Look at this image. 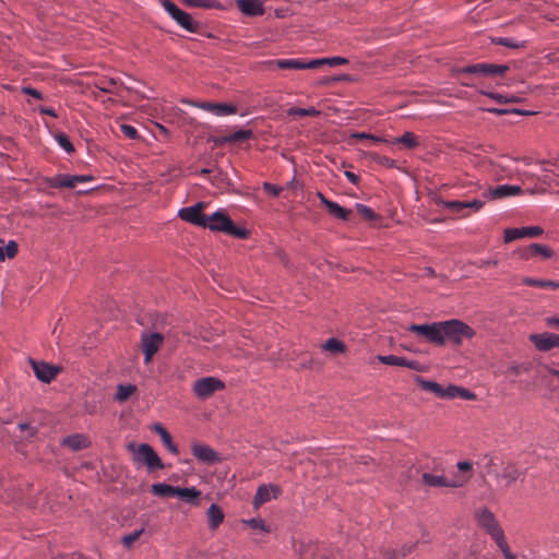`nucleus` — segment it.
I'll list each match as a JSON object with an SVG mask.
<instances>
[{
  "instance_id": "nucleus-50",
  "label": "nucleus",
  "mask_w": 559,
  "mask_h": 559,
  "mask_svg": "<svg viewBox=\"0 0 559 559\" xmlns=\"http://www.w3.org/2000/svg\"><path fill=\"white\" fill-rule=\"evenodd\" d=\"M263 189H264L265 192L270 193L273 197H277L281 193V191H282L281 187L275 186V185L270 183V182H264L263 183Z\"/></svg>"
},
{
  "instance_id": "nucleus-53",
  "label": "nucleus",
  "mask_w": 559,
  "mask_h": 559,
  "mask_svg": "<svg viewBox=\"0 0 559 559\" xmlns=\"http://www.w3.org/2000/svg\"><path fill=\"white\" fill-rule=\"evenodd\" d=\"M23 93L26 94V95H29V96H32L34 98H37V99H41L43 98L41 93L38 90L33 88L31 86L24 87L23 88Z\"/></svg>"
},
{
  "instance_id": "nucleus-18",
  "label": "nucleus",
  "mask_w": 559,
  "mask_h": 559,
  "mask_svg": "<svg viewBox=\"0 0 559 559\" xmlns=\"http://www.w3.org/2000/svg\"><path fill=\"white\" fill-rule=\"evenodd\" d=\"M191 452L198 461L206 464H214L219 461V455L211 447L203 443H193Z\"/></svg>"
},
{
  "instance_id": "nucleus-57",
  "label": "nucleus",
  "mask_w": 559,
  "mask_h": 559,
  "mask_svg": "<svg viewBox=\"0 0 559 559\" xmlns=\"http://www.w3.org/2000/svg\"><path fill=\"white\" fill-rule=\"evenodd\" d=\"M472 467H473L472 463L466 462V461L457 463L459 471L463 472V473L469 472L472 469Z\"/></svg>"
},
{
  "instance_id": "nucleus-37",
  "label": "nucleus",
  "mask_w": 559,
  "mask_h": 559,
  "mask_svg": "<svg viewBox=\"0 0 559 559\" xmlns=\"http://www.w3.org/2000/svg\"><path fill=\"white\" fill-rule=\"evenodd\" d=\"M521 475V472L519 471V468L513 465V464H508L507 466H504L502 473H501V478L506 479L507 480V484H511L513 481H515Z\"/></svg>"
},
{
  "instance_id": "nucleus-36",
  "label": "nucleus",
  "mask_w": 559,
  "mask_h": 559,
  "mask_svg": "<svg viewBox=\"0 0 559 559\" xmlns=\"http://www.w3.org/2000/svg\"><path fill=\"white\" fill-rule=\"evenodd\" d=\"M322 349L325 352H330L332 354H342L345 352L346 347L343 342L337 338H329L323 345Z\"/></svg>"
},
{
  "instance_id": "nucleus-56",
  "label": "nucleus",
  "mask_w": 559,
  "mask_h": 559,
  "mask_svg": "<svg viewBox=\"0 0 559 559\" xmlns=\"http://www.w3.org/2000/svg\"><path fill=\"white\" fill-rule=\"evenodd\" d=\"M116 84V82L114 80H109V81H104L102 82V86H100V90H103L104 92H107V93H111L112 92V86Z\"/></svg>"
},
{
  "instance_id": "nucleus-62",
  "label": "nucleus",
  "mask_w": 559,
  "mask_h": 559,
  "mask_svg": "<svg viewBox=\"0 0 559 559\" xmlns=\"http://www.w3.org/2000/svg\"><path fill=\"white\" fill-rule=\"evenodd\" d=\"M369 133H365V132H356L352 135L353 139H357V140H369Z\"/></svg>"
},
{
  "instance_id": "nucleus-44",
  "label": "nucleus",
  "mask_w": 559,
  "mask_h": 559,
  "mask_svg": "<svg viewBox=\"0 0 559 559\" xmlns=\"http://www.w3.org/2000/svg\"><path fill=\"white\" fill-rule=\"evenodd\" d=\"M242 523L250 526L253 530H259L264 533H267L270 531L269 526L265 524V522L259 518L243 520Z\"/></svg>"
},
{
  "instance_id": "nucleus-48",
  "label": "nucleus",
  "mask_w": 559,
  "mask_h": 559,
  "mask_svg": "<svg viewBox=\"0 0 559 559\" xmlns=\"http://www.w3.org/2000/svg\"><path fill=\"white\" fill-rule=\"evenodd\" d=\"M120 130L123 133V135L128 139L135 140L140 136L136 128H134L131 124L122 123L120 124Z\"/></svg>"
},
{
  "instance_id": "nucleus-45",
  "label": "nucleus",
  "mask_w": 559,
  "mask_h": 559,
  "mask_svg": "<svg viewBox=\"0 0 559 559\" xmlns=\"http://www.w3.org/2000/svg\"><path fill=\"white\" fill-rule=\"evenodd\" d=\"M450 390H451V393L453 394V395H451V399L461 397V399H465V400H472L475 396L468 390L461 388V386L450 385Z\"/></svg>"
},
{
  "instance_id": "nucleus-60",
  "label": "nucleus",
  "mask_w": 559,
  "mask_h": 559,
  "mask_svg": "<svg viewBox=\"0 0 559 559\" xmlns=\"http://www.w3.org/2000/svg\"><path fill=\"white\" fill-rule=\"evenodd\" d=\"M403 367H407L413 370H419V362L415 360L405 359V365Z\"/></svg>"
},
{
  "instance_id": "nucleus-8",
  "label": "nucleus",
  "mask_w": 559,
  "mask_h": 559,
  "mask_svg": "<svg viewBox=\"0 0 559 559\" xmlns=\"http://www.w3.org/2000/svg\"><path fill=\"white\" fill-rule=\"evenodd\" d=\"M225 384L222 380L214 377H204L197 380L193 384V393L201 400L209 399L216 391L223 390Z\"/></svg>"
},
{
  "instance_id": "nucleus-52",
  "label": "nucleus",
  "mask_w": 559,
  "mask_h": 559,
  "mask_svg": "<svg viewBox=\"0 0 559 559\" xmlns=\"http://www.w3.org/2000/svg\"><path fill=\"white\" fill-rule=\"evenodd\" d=\"M498 547L502 551L506 559H516L515 555H513L511 552L507 540L504 543H502L501 545H499Z\"/></svg>"
},
{
  "instance_id": "nucleus-63",
  "label": "nucleus",
  "mask_w": 559,
  "mask_h": 559,
  "mask_svg": "<svg viewBox=\"0 0 559 559\" xmlns=\"http://www.w3.org/2000/svg\"><path fill=\"white\" fill-rule=\"evenodd\" d=\"M510 114L530 116V115H534L535 112L534 111H528V110H522V109H511Z\"/></svg>"
},
{
  "instance_id": "nucleus-25",
  "label": "nucleus",
  "mask_w": 559,
  "mask_h": 559,
  "mask_svg": "<svg viewBox=\"0 0 559 559\" xmlns=\"http://www.w3.org/2000/svg\"><path fill=\"white\" fill-rule=\"evenodd\" d=\"M175 496L179 497L180 499H182L183 501H186L192 506H198L199 499L201 497V491L194 487H190V488L177 487Z\"/></svg>"
},
{
  "instance_id": "nucleus-39",
  "label": "nucleus",
  "mask_w": 559,
  "mask_h": 559,
  "mask_svg": "<svg viewBox=\"0 0 559 559\" xmlns=\"http://www.w3.org/2000/svg\"><path fill=\"white\" fill-rule=\"evenodd\" d=\"M314 62H317L316 69H318L319 67H321L323 64H329L331 67L347 64L348 60L343 57H332V58L314 59Z\"/></svg>"
},
{
  "instance_id": "nucleus-41",
  "label": "nucleus",
  "mask_w": 559,
  "mask_h": 559,
  "mask_svg": "<svg viewBox=\"0 0 559 559\" xmlns=\"http://www.w3.org/2000/svg\"><path fill=\"white\" fill-rule=\"evenodd\" d=\"M55 139L59 146L62 147L67 153L71 154L74 152V146L66 133L58 132L55 134Z\"/></svg>"
},
{
  "instance_id": "nucleus-24",
  "label": "nucleus",
  "mask_w": 559,
  "mask_h": 559,
  "mask_svg": "<svg viewBox=\"0 0 559 559\" xmlns=\"http://www.w3.org/2000/svg\"><path fill=\"white\" fill-rule=\"evenodd\" d=\"M535 255H542L544 259H550L554 255V251L547 246L532 243L522 253L524 259H530Z\"/></svg>"
},
{
  "instance_id": "nucleus-5",
  "label": "nucleus",
  "mask_w": 559,
  "mask_h": 559,
  "mask_svg": "<svg viewBox=\"0 0 559 559\" xmlns=\"http://www.w3.org/2000/svg\"><path fill=\"white\" fill-rule=\"evenodd\" d=\"M160 4L164 8V10L170 15V17L177 22L179 26H181L190 33L199 32L200 23L194 21L189 13L179 9L170 0H162Z\"/></svg>"
},
{
  "instance_id": "nucleus-54",
  "label": "nucleus",
  "mask_w": 559,
  "mask_h": 559,
  "mask_svg": "<svg viewBox=\"0 0 559 559\" xmlns=\"http://www.w3.org/2000/svg\"><path fill=\"white\" fill-rule=\"evenodd\" d=\"M491 99L496 100L499 104L508 103V96L499 93H488L487 94Z\"/></svg>"
},
{
  "instance_id": "nucleus-20",
  "label": "nucleus",
  "mask_w": 559,
  "mask_h": 559,
  "mask_svg": "<svg viewBox=\"0 0 559 559\" xmlns=\"http://www.w3.org/2000/svg\"><path fill=\"white\" fill-rule=\"evenodd\" d=\"M416 382L424 391L431 392L438 397L451 399V395H453L451 393L450 385H448V388H443L441 384L433 381L425 380L421 377H417Z\"/></svg>"
},
{
  "instance_id": "nucleus-7",
  "label": "nucleus",
  "mask_w": 559,
  "mask_h": 559,
  "mask_svg": "<svg viewBox=\"0 0 559 559\" xmlns=\"http://www.w3.org/2000/svg\"><path fill=\"white\" fill-rule=\"evenodd\" d=\"M93 179H94L93 176H88V175H74V176H70V175L59 174V175L53 176V177L45 178V183L48 187H50V188H56V189L69 188V189H72V188H75L78 183H83V182L92 181Z\"/></svg>"
},
{
  "instance_id": "nucleus-12",
  "label": "nucleus",
  "mask_w": 559,
  "mask_h": 559,
  "mask_svg": "<svg viewBox=\"0 0 559 559\" xmlns=\"http://www.w3.org/2000/svg\"><path fill=\"white\" fill-rule=\"evenodd\" d=\"M29 364L36 378L45 383H50L61 371V368L45 361L31 359Z\"/></svg>"
},
{
  "instance_id": "nucleus-17",
  "label": "nucleus",
  "mask_w": 559,
  "mask_h": 559,
  "mask_svg": "<svg viewBox=\"0 0 559 559\" xmlns=\"http://www.w3.org/2000/svg\"><path fill=\"white\" fill-rule=\"evenodd\" d=\"M531 342L539 350L547 352L554 347H559V335L554 333L532 334Z\"/></svg>"
},
{
  "instance_id": "nucleus-9",
  "label": "nucleus",
  "mask_w": 559,
  "mask_h": 559,
  "mask_svg": "<svg viewBox=\"0 0 559 559\" xmlns=\"http://www.w3.org/2000/svg\"><path fill=\"white\" fill-rule=\"evenodd\" d=\"M182 103L209 111L218 117L235 115L238 111L237 107L233 104L194 102L190 99H183Z\"/></svg>"
},
{
  "instance_id": "nucleus-27",
  "label": "nucleus",
  "mask_w": 559,
  "mask_h": 559,
  "mask_svg": "<svg viewBox=\"0 0 559 559\" xmlns=\"http://www.w3.org/2000/svg\"><path fill=\"white\" fill-rule=\"evenodd\" d=\"M435 202L437 205L449 209L452 213L457 214L460 217H466L468 215V213L465 212L466 205L463 204V201H445L441 198H437Z\"/></svg>"
},
{
  "instance_id": "nucleus-61",
  "label": "nucleus",
  "mask_w": 559,
  "mask_h": 559,
  "mask_svg": "<svg viewBox=\"0 0 559 559\" xmlns=\"http://www.w3.org/2000/svg\"><path fill=\"white\" fill-rule=\"evenodd\" d=\"M369 141H371L373 144L389 142L388 140H385L383 138L377 136V135H373V134L369 135Z\"/></svg>"
},
{
  "instance_id": "nucleus-6",
  "label": "nucleus",
  "mask_w": 559,
  "mask_h": 559,
  "mask_svg": "<svg viewBox=\"0 0 559 559\" xmlns=\"http://www.w3.org/2000/svg\"><path fill=\"white\" fill-rule=\"evenodd\" d=\"M509 70L506 64H493V63H475L460 68L457 72L460 74H476L479 76H496L502 75Z\"/></svg>"
},
{
  "instance_id": "nucleus-15",
  "label": "nucleus",
  "mask_w": 559,
  "mask_h": 559,
  "mask_svg": "<svg viewBox=\"0 0 559 559\" xmlns=\"http://www.w3.org/2000/svg\"><path fill=\"white\" fill-rule=\"evenodd\" d=\"M314 59L306 60V59H277L270 61V64H273L282 70H306V69H316Z\"/></svg>"
},
{
  "instance_id": "nucleus-42",
  "label": "nucleus",
  "mask_w": 559,
  "mask_h": 559,
  "mask_svg": "<svg viewBox=\"0 0 559 559\" xmlns=\"http://www.w3.org/2000/svg\"><path fill=\"white\" fill-rule=\"evenodd\" d=\"M493 43L497 45H501V46L513 48V49L523 48V47H525V44H526V41H516L513 38H509V37L495 38Z\"/></svg>"
},
{
  "instance_id": "nucleus-58",
  "label": "nucleus",
  "mask_w": 559,
  "mask_h": 559,
  "mask_svg": "<svg viewBox=\"0 0 559 559\" xmlns=\"http://www.w3.org/2000/svg\"><path fill=\"white\" fill-rule=\"evenodd\" d=\"M345 177L348 179L349 182L353 185H357L359 182V176L352 173V171H345Z\"/></svg>"
},
{
  "instance_id": "nucleus-55",
  "label": "nucleus",
  "mask_w": 559,
  "mask_h": 559,
  "mask_svg": "<svg viewBox=\"0 0 559 559\" xmlns=\"http://www.w3.org/2000/svg\"><path fill=\"white\" fill-rule=\"evenodd\" d=\"M38 111L41 115H48V116H51L53 118L58 117L56 110L53 108H51V107H43L41 106V107L38 108Z\"/></svg>"
},
{
  "instance_id": "nucleus-22",
  "label": "nucleus",
  "mask_w": 559,
  "mask_h": 559,
  "mask_svg": "<svg viewBox=\"0 0 559 559\" xmlns=\"http://www.w3.org/2000/svg\"><path fill=\"white\" fill-rule=\"evenodd\" d=\"M522 191L519 186L501 185L493 189L487 190L484 194L490 199H502L507 197L518 195Z\"/></svg>"
},
{
  "instance_id": "nucleus-4",
  "label": "nucleus",
  "mask_w": 559,
  "mask_h": 559,
  "mask_svg": "<svg viewBox=\"0 0 559 559\" xmlns=\"http://www.w3.org/2000/svg\"><path fill=\"white\" fill-rule=\"evenodd\" d=\"M476 519L478 525L491 536L497 546L506 542L504 532L491 511L483 508L477 511Z\"/></svg>"
},
{
  "instance_id": "nucleus-21",
  "label": "nucleus",
  "mask_w": 559,
  "mask_h": 559,
  "mask_svg": "<svg viewBox=\"0 0 559 559\" xmlns=\"http://www.w3.org/2000/svg\"><path fill=\"white\" fill-rule=\"evenodd\" d=\"M236 5L248 16H260L264 14V7L261 0H236Z\"/></svg>"
},
{
  "instance_id": "nucleus-14",
  "label": "nucleus",
  "mask_w": 559,
  "mask_h": 559,
  "mask_svg": "<svg viewBox=\"0 0 559 559\" xmlns=\"http://www.w3.org/2000/svg\"><path fill=\"white\" fill-rule=\"evenodd\" d=\"M544 233L543 228L539 226H527L521 228H507L504 230V242H511L520 238L528 237L534 238L538 237Z\"/></svg>"
},
{
  "instance_id": "nucleus-59",
  "label": "nucleus",
  "mask_w": 559,
  "mask_h": 559,
  "mask_svg": "<svg viewBox=\"0 0 559 559\" xmlns=\"http://www.w3.org/2000/svg\"><path fill=\"white\" fill-rule=\"evenodd\" d=\"M487 111L499 115V116L508 115L511 112L510 109H502V108H488Z\"/></svg>"
},
{
  "instance_id": "nucleus-47",
  "label": "nucleus",
  "mask_w": 559,
  "mask_h": 559,
  "mask_svg": "<svg viewBox=\"0 0 559 559\" xmlns=\"http://www.w3.org/2000/svg\"><path fill=\"white\" fill-rule=\"evenodd\" d=\"M143 533V530L134 531L126 536L122 537V544L127 548H131L133 544L140 538L141 534Z\"/></svg>"
},
{
  "instance_id": "nucleus-64",
  "label": "nucleus",
  "mask_w": 559,
  "mask_h": 559,
  "mask_svg": "<svg viewBox=\"0 0 559 559\" xmlns=\"http://www.w3.org/2000/svg\"><path fill=\"white\" fill-rule=\"evenodd\" d=\"M548 324L551 325V326H555L557 329H559V319L557 318H550L548 319Z\"/></svg>"
},
{
  "instance_id": "nucleus-10",
  "label": "nucleus",
  "mask_w": 559,
  "mask_h": 559,
  "mask_svg": "<svg viewBox=\"0 0 559 559\" xmlns=\"http://www.w3.org/2000/svg\"><path fill=\"white\" fill-rule=\"evenodd\" d=\"M408 330L413 333H416L427 341L437 344L443 345L442 340V322L432 323V324H412Z\"/></svg>"
},
{
  "instance_id": "nucleus-1",
  "label": "nucleus",
  "mask_w": 559,
  "mask_h": 559,
  "mask_svg": "<svg viewBox=\"0 0 559 559\" xmlns=\"http://www.w3.org/2000/svg\"><path fill=\"white\" fill-rule=\"evenodd\" d=\"M128 450L132 452L134 463L144 464L148 472L163 469L165 467L160 457L147 443H141L139 445L135 443H129Z\"/></svg>"
},
{
  "instance_id": "nucleus-38",
  "label": "nucleus",
  "mask_w": 559,
  "mask_h": 559,
  "mask_svg": "<svg viewBox=\"0 0 559 559\" xmlns=\"http://www.w3.org/2000/svg\"><path fill=\"white\" fill-rule=\"evenodd\" d=\"M288 116H299V117H318L320 116V111L316 109L314 107L309 108H298V107H292L287 111Z\"/></svg>"
},
{
  "instance_id": "nucleus-32",
  "label": "nucleus",
  "mask_w": 559,
  "mask_h": 559,
  "mask_svg": "<svg viewBox=\"0 0 559 559\" xmlns=\"http://www.w3.org/2000/svg\"><path fill=\"white\" fill-rule=\"evenodd\" d=\"M176 488L177 487L168 484L157 483L152 485L151 491L158 497H173L176 493Z\"/></svg>"
},
{
  "instance_id": "nucleus-19",
  "label": "nucleus",
  "mask_w": 559,
  "mask_h": 559,
  "mask_svg": "<svg viewBox=\"0 0 559 559\" xmlns=\"http://www.w3.org/2000/svg\"><path fill=\"white\" fill-rule=\"evenodd\" d=\"M281 493V489L273 485L259 486L257 493L253 498V506L255 509L260 508L272 498H276Z\"/></svg>"
},
{
  "instance_id": "nucleus-29",
  "label": "nucleus",
  "mask_w": 559,
  "mask_h": 559,
  "mask_svg": "<svg viewBox=\"0 0 559 559\" xmlns=\"http://www.w3.org/2000/svg\"><path fill=\"white\" fill-rule=\"evenodd\" d=\"M63 444L73 451L87 448L88 440L83 435H73L63 439Z\"/></svg>"
},
{
  "instance_id": "nucleus-13",
  "label": "nucleus",
  "mask_w": 559,
  "mask_h": 559,
  "mask_svg": "<svg viewBox=\"0 0 559 559\" xmlns=\"http://www.w3.org/2000/svg\"><path fill=\"white\" fill-rule=\"evenodd\" d=\"M141 342L142 350L145 356L144 362L147 365L151 362L153 356L158 352L164 342V337L160 333L143 334Z\"/></svg>"
},
{
  "instance_id": "nucleus-33",
  "label": "nucleus",
  "mask_w": 559,
  "mask_h": 559,
  "mask_svg": "<svg viewBox=\"0 0 559 559\" xmlns=\"http://www.w3.org/2000/svg\"><path fill=\"white\" fill-rule=\"evenodd\" d=\"M392 143L403 144L407 148H415L419 145V140L413 132H405L402 136L395 138Z\"/></svg>"
},
{
  "instance_id": "nucleus-40",
  "label": "nucleus",
  "mask_w": 559,
  "mask_h": 559,
  "mask_svg": "<svg viewBox=\"0 0 559 559\" xmlns=\"http://www.w3.org/2000/svg\"><path fill=\"white\" fill-rule=\"evenodd\" d=\"M17 253V245L14 241H10L8 245L0 246V260L3 261L5 258L12 259Z\"/></svg>"
},
{
  "instance_id": "nucleus-23",
  "label": "nucleus",
  "mask_w": 559,
  "mask_h": 559,
  "mask_svg": "<svg viewBox=\"0 0 559 559\" xmlns=\"http://www.w3.org/2000/svg\"><path fill=\"white\" fill-rule=\"evenodd\" d=\"M319 199L325 205L329 213L340 219L348 221L352 215V211L345 207H342L336 202L328 200L322 193H319Z\"/></svg>"
},
{
  "instance_id": "nucleus-28",
  "label": "nucleus",
  "mask_w": 559,
  "mask_h": 559,
  "mask_svg": "<svg viewBox=\"0 0 559 559\" xmlns=\"http://www.w3.org/2000/svg\"><path fill=\"white\" fill-rule=\"evenodd\" d=\"M154 431L160 437L163 444L173 454H178V447L173 442L170 433L159 424L155 425Z\"/></svg>"
},
{
  "instance_id": "nucleus-11",
  "label": "nucleus",
  "mask_w": 559,
  "mask_h": 559,
  "mask_svg": "<svg viewBox=\"0 0 559 559\" xmlns=\"http://www.w3.org/2000/svg\"><path fill=\"white\" fill-rule=\"evenodd\" d=\"M205 207L203 202H199L192 206L183 207L179 211L178 215L181 219L200 227H206L207 216L202 211Z\"/></svg>"
},
{
  "instance_id": "nucleus-34",
  "label": "nucleus",
  "mask_w": 559,
  "mask_h": 559,
  "mask_svg": "<svg viewBox=\"0 0 559 559\" xmlns=\"http://www.w3.org/2000/svg\"><path fill=\"white\" fill-rule=\"evenodd\" d=\"M136 392V386L133 384H119L117 386L116 401L119 403L126 402L131 395Z\"/></svg>"
},
{
  "instance_id": "nucleus-30",
  "label": "nucleus",
  "mask_w": 559,
  "mask_h": 559,
  "mask_svg": "<svg viewBox=\"0 0 559 559\" xmlns=\"http://www.w3.org/2000/svg\"><path fill=\"white\" fill-rule=\"evenodd\" d=\"M522 284L533 287H539V288H551L557 289L559 288V282L549 281V280H537L532 277H523Z\"/></svg>"
},
{
  "instance_id": "nucleus-49",
  "label": "nucleus",
  "mask_w": 559,
  "mask_h": 559,
  "mask_svg": "<svg viewBox=\"0 0 559 559\" xmlns=\"http://www.w3.org/2000/svg\"><path fill=\"white\" fill-rule=\"evenodd\" d=\"M463 204L466 205V210H472L473 212H478L485 204L484 201L480 200H472V201H463Z\"/></svg>"
},
{
  "instance_id": "nucleus-46",
  "label": "nucleus",
  "mask_w": 559,
  "mask_h": 559,
  "mask_svg": "<svg viewBox=\"0 0 559 559\" xmlns=\"http://www.w3.org/2000/svg\"><path fill=\"white\" fill-rule=\"evenodd\" d=\"M356 210L357 213L367 221H373L377 218V214L374 213V211L365 204L357 203Z\"/></svg>"
},
{
  "instance_id": "nucleus-35",
  "label": "nucleus",
  "mask_w": 559,
  "mask_h": 559,
  "mask_svg": "<svg viewBox=\"0 0 559 559\" xmlns=\"http://www.w3.org/2000/svg\"><path fill=\"white\" fill-rule=\"evenodd\" d=\"M185 5L201 9H219L221 3L216 0H181Z\"/></svg>"
},
{
  "instance_id": "nucleus-3",
  "label": "nucleus",
  "mask_w": 559,
  "mask_h": 559,
  "mask_svg": "<svg viewBox=\"0 0 559 559\" xmlns=\"http://www.w3.org/2000/svg\"><path fill=\"white\" fill-rule=\"evenodd\" d=\"M443 343L448 338L454 345H461L465 338H472L475 335L474 330L460 320H449L442 322Z\"/></svg>"
},
{
  "instance_id": "nucleus-2",
  "label": "nucleus",
  "mask_w": 559,
  "mask_h": 559,
  "mask_svg": "<svg viewBox=\"0 0 559 559\" xmlns=\"http://www.w3.org/2000/svg\"><path fill=\"white\" fill-rule=\"evenodd\" d=\"M206 227L211 230L223 231L239 239H246L249 234L246 228L236 226L222 211H217L207 217Z\"/></svg>"
},
{
  "instance_id": "nucleus-51",
  "label": "nucleus",
  "mask_w": 559,
  "mask_h": 559,
  "mask_svg": "<svg viewBox=\"0 0 559 559\" xmlns=\"http://www.w3.org/2000/svg\"><path fill=\"white\" fill-rule=\"evenodd\" d=\"M19 429L21 430V432L26 431L27 437H29V438L34 437L37 432V429L35 427H32L29 424H26V423L19 424Z\"/></svg>"
},
{
  "instance_id": "nucleus-31",
  "label": "nucleus",
  "mask_w": 559,
  "mask_h": 559,
  "mask_svg": "<svg viewBox=\"0 0 559 559\" xmlns=\"http://www.w3.org/2000/svg\"><path fill=\"white\" fill-rule=\"evenodd\" d=\"M253 136L252 130H238L229 135L223 136L219 143H233L249 140Z\"/></svg>"
},
{
  "instance_id": "nucleus-16",
  "label": "nucleus",
  "mask_w": 559,
  "mask_h": 559,
  "mask_svg": "<svg viewBox=\"0 0 559 559\" xmlns=\"http://www.w3.org/2000/svg\"><path fill=\"white\" fill-rule=\"evenodd\" d=\"M423 483L430 487H461L465 484L467 478H457L455 480H448L442 475H433L430 473H424Z\"/></svg>"
},
{
  "instance_id": "nucleus-26",
  "label": "nucleus",
  "mask_w": 559,
  "mask_h": 559,
  "mask_svg": "<svg viewBox=\"0 0 559 559\" xmlns=\"http://www.w3.org/2000/svg\"><path fill=\"white\" fill-rule=\"evenodd\" d=\"M206 514H207L210 528L213 531H215L224 521V512L215 503L210 506Z\"/></svg>"
},
{
  "instance_id": "nucleus-43",
  "label": "nucleus",
  "mask_w": 559,
  "mask_h": 559,
  "mask_svg": "<svg viewBox=\"0 0 559 559\" xmlns=\"http://www.w3.org/2000/svg\"><path fill=\"white\" fill-rule=\"evenodd\" d=\"M378 359H379V361H381L382 364L388 365V366H401V367H403L405 365V359L406 358L399 357V356H395V355H386V356H379Z\"/></svg>"
}]
</instances>
